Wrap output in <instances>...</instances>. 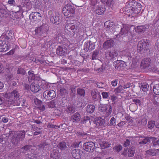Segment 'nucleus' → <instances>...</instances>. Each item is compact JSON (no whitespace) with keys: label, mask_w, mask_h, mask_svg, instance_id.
<instances>
[{"label":"nucleus","mask_w":159,"mask_h":159,"mask_svg":"<svg viewBox=\"0 0 159 159\" xmlns=\"http://www.w3.org/2000/svg\"><path fill=\"white\" fill-rule=\"evenodd\" d=\"M67 52V48L64 46H59L57 49V53L60 56H64Z\"/></svg>","instance_id":"2eb2a0df"},{"label":"nucleus","mask_w":159,"mask_h":159,"mask_svg":"<svg viewBox=\"0 0 159 159\" xmlns=\"http://www.w3.org/2000/svg\"><path fill=\"white\" fill-rule=\"evenodd\" d=\"M65 30L66 32L70 35L74 34L78 32V30L75 28V26L72 24H66L65 26Z\"/></svg>","instance_id":"20e7f679"},{"label":"nucleus","mask_w":159,"mask_h":159,"mask_svg":"<svg viewBox=\"0 0 159 159\" xmlns=\"http://www.w3.org/2000/svg\"><path fill=\"white\" fill-rule=\"evenodd\" d=\"M122 147L121 145H119L114 147L113 149L116 152H119L122 149Z\"/></svg>","instance_id":"5fc2aeb1"},{"label":"nucleus","mask_w":159,"mask_h":159,"mask_svg":"<svg viewBox=\"0 0 159 159\" xmlns=\"http://www.w3.org/2000/svg\"><path fill=\"white\" fill-rule=\"evenodd\" d=\"M15 49H13L11 50L10 51H9L8 52H7L6 53V54L7 55H12L15 52Z\"/></svg>","instance_id":"774afa93"},{"label":"nucleus","mask_w":159,"mask_h":159,"mask_svg":"<svg viewBox=\"0 0 159 159\" xmlns=\"http://www.w3.org/2000/svg\"><path fill=\"white\" fill-rule=\"evenodd\" d=\"M3 96L8 99H11L12 101H15L19 96V94L16 90H15L11 93H6Z\"/></svg>","instance_id":"39448f33"},{"label":"nucleus","mask_w":159,"mask_h":159,"mask_svg":"<svg viewBox=\"0 0 159 159\" xmlns=\"http://www.w3.org/2000/svg\"><path fill=\"white\" fill-rule=\"evenodd\" d=\"M147 120L145 118L141 119L138 120V125L139 126H144L147 124Z\"/></svg>","instance_id":"f704fd0d"},{"label":"nucleus","mask_w":159,"mask_h":159,"mask_svg":"<svg viewBox=\"0 0 159 159\" xmlns=\"http://www.w3.org/2000/svg\"><path fill=\"white\" fill-rule=\"evenodd\" d=\"M81 119L80 114L78 112H76L71 117V120L73 122H77L79 121Z\"/></svg>","instance_id":"393cba45"},{"label":"nucleus","mask_w":159,"mask_h":159,"mask_svg":"<svg viewBox=\"0 0 159 159\" xmlns=\"http://www.w3.org/2000/svg\"><path fill=\"white\" fill-rule=\"evenodd\" d=\"M14 12L16 13L20 11L22 9V7L21 5L16 6H14L13 8Z\"/></svg>","instance_id":"09e8293b"},{"label":"nucleus","mask_w":159,"mask_h":159,"mask_svg":"<svg viewBox=\"0 0 159 159\" xmlns=\"http://www.w3.org/2000/svg\"><path fill=\"white\" fill-rule=\"evenodd\" d=\"M60 154L57 150H53L50 154L51 157L53 159H59Z\"/></svg>","instance_id":"4be33fe9"},{"label":"nucleus","mask_w":159,"mask_h":159,"mask_svg":"<svg viewBox=\"0 0 159 159\" xmlns=\"http://www.w3.org/2000/svg\"><path fill=\"white\" fill-rule=\"evenodd\" d=\"M49 18L51 22L55 25H58L61 22V17L60 15L52 11H49L48 12Z\"/></svg>","instance_id":"f03ea898"},{"label":"nucleus","mask_w":159,"mask_h":159,"mask_svg":"<svg viewBox=\"0 0 159 159\" xmlns=\"http://www.w3.org/2000/svg\"><path fill=\"white\" fill-rule=\"evenodd\" d=\"M99 108V111L100 112H105L106 117H108L111 113L112 107L110 104H108L101 106Z\"/></svg>","instance_id":"423d86ee"},{"label":"nucleus","mask_w":159,"mask_h":159,"mask_svg":"<svg viewBox=\"0 0 159 159\" xmlns=\"http://www.w3.org/2000/svg\"><path fill=\"white\" fill-rule=\"evenodd\" d=\"M86 48L89 50H92L95 48L94 43H92L91 40L87 41L86 42Z\"/></svg>","instance_id":"c756f323"},{"label":"nucleus","mask_w":159,"mask_h":159,"mask_svg":"<svg viewBox=\"0 0 159 159\" xmlns=\"http://www.w3.org/2000/svg\"><path fill=\"white\" fill-rule=\"evenodd\" d=\"M114 45V40H106L103 43V47L104 49H107L111 48L112 47H113Z\"/></svg>","instance_id":"412c9836"},{"label":"nucleus","mask_w":159,"mask_h":159,"mask_svg":"<svg viewBox=\"0 0 159 159\" xmlns=\"http://www.w3.org/2000/svg\"><path fill=\"white\" fill-rule=\"evenodd\" d=\"M146 27L145 25H139L136 27L135 28V32L139 34L143 33L146 31Z\"/></svg>","instance_id":"a211bd4d"},{"label":"nucleus","mask_w":159,"mask_h":159,"mask_svg":"<svg viewBox=\"0 0 159 159\" xmlns=\"http://www.w3.org/2000/svg\"><path fill=\"white\" fill-rule=\"evenodd\" d=\"M32 147V146L31 145H28L22 147V149H23L25 151H27L30 149Z\"/></svg>","instance_id":"bf43d9fd"},{"label":"nucleus","mask_w":159,"mask_h":159,"mask_svg":"<svg viewBox=\"0 0 159 159\" xmlns=\"http://www.w3.org/2000/svg\"><path fill=\"white\" fill-rule=\"evenodd\" d=\"M65 5L62 9L63 13L67 17H73L75 12V8L70 3H68L66 2Z\"/></svg>","instance_id":"f257e3e1"},{"label":"nucleus","mask_w":159,"mask_h":159,"mask_svg":"<svg viewBox=\"0 0 159 159\" xmlns=\"http://www.w3.org/2000/svg\"><path fill=\"white\" fill-rule=\"evenodd\" d=\"M84 147L87 151L92 152L95 149V144L92 142H89L84 143Z\"/></svg>","instance_id":"9d476101"},{"label":"nucleus","mask_w":159,"mask_h":159,"mask_svg":"<svg viewBox=\"0 0 159 159\" xmlns=\"http://www.w3.org/2000/svg\"><path fill=\"white\" fill-rule=\"evenodd\" d=\"M10 6H13L14 7L16 5V2L15 0H9L7 2Z\"/></svg>","instance_id":"4d7b16f0"},{"label":"nucleus","mask_w":159,"mask_h":159,"mask_svg":"<svg viewBox=\"0 0 159 159\" xmlns=\"http://www.w3.org/2000/svg\"><path fill=\"white\" fill-rule=\"evenodd\" d=\"M150 138L149 137H141L139 138V140H141V141L139 142V143L140 144H145L149 141Z\"/></svg>","instance_id":"7c9ffc66"},{"label":"nucleus","mask_w":159,"mask_h":159,"mask_svg":"<svg viewBox=\"0 0 159 159\" xmlns=\"http://www.w3.org/2000/svg\"><path fill=\"white\" fill-rule=\"evenodd\" d=\"M82 153L83 152L78 148L73 149L71 152L72 157L75 159H80Z\"/></svg>","instance_id":"ddd939ff"},{"label":"nucleus","mask_w":159,"mask_h":159,"mask_svg":"<svg viewBox=\"0 0 159 159\" xmlns=\"http://www.w3.org/2000/svg\"><path fill=\"white\" fill-rule=\"evenodd\" d=\"M14 20L15 21L14 24L16 25H18L20 26H21L22 25V20L21 19H20L19 18H16V19H14Z\"/></svg>","instance_id":"de8ad7c7"},{"label":"nucleus","mask_w":159,"mask_h":159,"mask_svg":"<svg viewBox=\"0 0 159 159\" xmlns=\"http://www.w3.org/2000/svg\"><path fill=\"white\" fill-rule=\"evenodd\" d=\"M133 101L137 106H140L141 105V102L140 99L135 98L133 99Z\"/></svg>","instance_id":"603ef678"},{"label":"nucleus","mask_w":159,"mask_h":159,"mask_svg":"<svg viewBox=\"0 0 159 159\" xmlns=\"http://www.w3.org/2000/svg\"><path fill=\"white\" fill-rule=\"evenodd\" d=\"M57 102L55 101L54 100H52L49 102L48 103V107L49 108H54L56 107V103Z\"/></svg>","instance_id":"a19ab883"},{"label":"nucleus","mask_w":159,"mask_h":159,"mask_svg":"<svg viewBox=\"0 0 159 159\" xmlns=\"http://www.w3.org/2000/svg\"><path fill=\"white\" fill-rule=\"evenodd\" d=\"M155 121L153 120L149 121L148 123V127L149 129H152L155 125Z\"/></svg>","instance_id":"8fccbe9b"},{"label":"nucleus","mask_w":159,"mask_h":159,"mask_svg":"<svg viewBox=\"0 0 159 159\" xmlns=\"http://www.w3.org/2000/svg\"><path fill=\"white\" fill-rule=\"evenodd\" d=\"M100 145L102 148H105L109 147L111 144L108 142L103 141L100 143Z\"/></svg>","instance_id":"ea45409f"},{"label":"nucleus","mask_w":159,"mask_h":159,"mask_svg":"<svg viewBox=\"0 0 159 159\" xmlns=\"http://www.w3.org/2000/svg\"><path fill=\"white\" fill-rule=\"evenodd\" d=\"M94 123L98 126L104 125L105 124V120L101 117H98L95 118Z\"/></svg>","instance_id":"aec40b11"},{"label":"nucleus","mask_w":159,"mask_h":159,"mask_svg":"<svg viewBox=\"0 0 159 159\" xmlns=\"http://www.w3.org/2000/svg\"><path fill=\"white\" fill-rule=\"evenodd\" d=\"M130 142L129 140L127 139L125 141V142L124 146L125 147H126L130 145Z\"/></svg>","instance_id":"0e129e2a"},{"label":"nucleus","mask_w":159,"mask_h":159,"mask_svg":"<svg viewBox=\"0 0 159 159\" xmlns=\"http://www.w3.org/2000/svg\"><path fill=\"white\" fill-rule=\"evenodd\" d=\"M15 134V132H14V133L12 132V134H13V135L11 138V142L13 145L16 146L20 140L16 136Z\"/></svg>","instance_id":"cd10ccee"},{"label":"nucleus","mask_w":159,"mask_h":159,"mask_svg":"<svg viewBox=\"0 0 159 159\" xmlns=\"http://www.w3.org/2000/svg\"><path fill=\"white\" fill-rule=\"evenodd\" d=\"M69 112L70 113H73L75 111V108L73 107H69L68 108Z\"/></svg>","instance_id":"680f3d73"},{"label":"nucleus","mask_w":159,"mask_h":159,"mask_svg":"<svg viewBox=\"0 0 159 159\" xmlns=\"http://www.w3.org/2000/svg\"><path fill=\"white\" fill-rule=\"evenodd\" d=\"M135 148L134 147H132L129 149L128 151V154L129 157H132L135 153Z\"/></svg>","instance_id":"58836bf2"},{"label":"nucleus","mask_w":159,"mask_h":159,"mask_svg":"<svg viewBox=\"0 0 159 159\" xmlns=\"http://www.w3.org/2000/svg\"><path fill=\"white\" fill-rule=\"evenodd\" d=\"M114 25V23L110 20L107 21L104 23V26L106 28L107 30L109 31L112 30Z\"/></svg>","instance_id":"bb28decb"},{"label":"nucleus","mask_w":159,"mask_h":159,"mask_svg":"<svg viewBox=\"0 0 159 159\" xmlns=\"http://www.w3.org/2000/svg\"><path fill=\"white\" fill-rule=\"evenodd\" d=\"M148 44L146 43V42L144 40H140L138 43L137 46V51L141 53V51L143 49L147 50Z\"/></svg>","instance_id":"9b49d317"},{"label":"nucleus","mask_w":159,"mask_h":159,"mask_svg":"<svg viewBox=\"0 0 159 159\" xmlns=\"http://www.w3.org/2000/svg\"><path fill=\"white\" fill-rule=\"evenodd\" d=\"M102 95L103 98H107L108 97V95L107 93L103 92L102 93Z\"/></svg>","instance_id":"e2e57ef3"},{"label":"nucleus","mask_w":159,"mask_h":159,"mask_svg":"<svg viewBox=\"0 0 159 159\" xmlns=\"http://www.w3.org/2000/svg\"><path fill=\"white\" fill-rule=\"evenodd\" d=\"M99 52L97 50H95L93 52L92 56V59L94 60L96 59L97 58V56Z\"/></svg>","instance_id":"864d4df0"},{"label":"nucleus","mask_w":159,"mask_h":159,"mask_svg":"<svg viewBox=\"0 0 159 159\" xmlns=\"http://www.w3.org/2000/svg\"><path fill=\"white\" fill-rule=\"evenodd\" d=\"M56 94L53 90H46L43 93V97L46 100H51L56 97Z\"/></svg>","instance_id":"6e6552de"},{"label":"nucleus","mask_w":159,"mask_h":159,"mask_svg":"<svg viewBox=\"0 0 159 159\" xmlns=\"http://www.w3.org/2000/svg\"><path fill=\"white\" fill-rule=\"evenodd\" d=\"M85 92L84 89H77V94L81 97H84Z\"/></svg>","instance_id":"c03bdc74"},{"label":"nucleus","mask_w":159,"mask_h":159,"mask_svg":"<svg viewBox=\"0 0 159 159\" xmlns=\"http://www.w3.org/2000/svg\"><path fill=\"white\" fill-rule=\"evenodd\" d=\"M151 59L149 58L143 59L141 61V66H143V68L149 67L151 63Z\"/></svg>","instance_id":"6ab92c4d"},{"label":"nucleus","mask_w":159,"mask_h":159,"mask_svg":"<svg viewBox=\"0 0 159 159\" xmlns=\"http://www.w3.org/2000/svg\"><path fill=\"white\" fill-rule=\"evenodd\" d=\"M153 92L155 94L159 95V83L156 84L153 86Z\"/></svg>","instance_id":"79ce46f5"},{"label":"nucleus","mask_w":159,"mask_h":159,"mask_svg":"<svg viewBox=\"0 0 159 159\" xmlns=\"http://www.w3.org/2000/svg\"><path fill=\"white\" fill-rule=\"evenodd\" d=\"M13 37L10 36L9 34H3L0 37V39L3 40H9L13 39Z\"/></svg>","instance_id":"72a5a7b5"},{"label":"nucleus","mask_w":159,"mask_h":159,"mask_svg":"<svg viewBox=\"0 0 159 159\" xmlns=\"http://www.w3.org/2000/svg\"><path fill=\"white\" fill-rule=\"evenodd\" d=\"M67 35L65 34L64 33L59 34L57 35H56L55 37V40H62L65 39H67L66 38Z\"/></svg>","instance_id":"c9c22d12"},{"label":"nucleus","mask_w":159,"mask_h":159,"mask_svg":"<svg viewBox=\"0 0 159 159\" xmlns=\"http://www.w3.org/2000/svg\"><path fill=\"white\" fill-rule=\"evenodd\" d=\"M129 29L127 26H125L122 28L119 34L116 35V38H118L119 37H121V39H123V37H126L128 36L129 34Z\"/></svg>","instance_id":"1a4fd4ad"},{"label":"nucleus","mask_w":159,"mask_h":159,"mask_svg":"<svg viewBox=\"0 0 159 159\" xmlns=\"http://www.w3.org/2000/svg\"><path fill=\"white\" fill-rule=\"evenodd\" d=\"M57 146L61 150H65L67 148L66 143L63 141L60 142L57 145Z\"/></svg>","instance_id":"4c0bfd02"},{"label":"nucleus","mask_w":159,"mask_h":159,"mask_svg":"<svg viewBox=\"0 0 159 159\" xmlns=\"http://www.w3.org/2000/svg\"><path fill=\"white\" fill-rule=\"evenodd\" d=\"M17 72L18 74L24 75L25 72V70L21 68H19L17 70Z\"/></svg>","instance_id":"6e6d98bb"},{"label":"nucleus","mask_w":159,"mask_h":159,"mask_svg":"<svg viewBox=\"0 0 159 159\" xmlns=\"http://www.w3.org/2000/svg\"><path fill=\"white\" fill-rule=\"evenodd\" d=\"M11 132L15 133V134L20 140H22L24 139L25 136V133L24 130L20 131L17 132Z\"/></svg>","instance_id":"b1692460"},{"label":"nucleus","mask_w":159,"mask_h":159,"mask_svg":"<svg viewBox=\"0 0 159 159\" xmlns=\"http://www.w3.org/2000/svg\"><path fill=\"white\" fill-rule=\"evenodd\" d=\"M141 88L143 91L146 92L149 88V86L147 84L143 83L142 84Z\"/></svg>","instance_id":"49530a36"},{"label":"nucleus","mask_w":159,"mask_h":159,"mask_svg":"<svg viewBox=\"0 0 159 159\" xmlns=\"http://www.w3.org/2000/svg\"><path fill=\"white\" fill-rule=\"evenodd\" d=\"M95 106L91 104L88 105L86 107V111L88 113H93L95 110Z\"/></svg>","instance_id":"473e14b6"},{"label":"nucleus","mask_w":159,"mask_h":159,"mask_svg":"<svg viewBox=\"0 0 159 159\" xmlns=\"http://www.w3.org/2000/svg\"><path fill=\"white\" fill-rule=\"evenodd\" d=\"M34 102L35 104L38 106V108L40 110V111H43L45 110V106L43 104V103L41 101L36 99L34 100Z\"/></svg>","instance_id":"f3484780"},{"label":"nucleus","mask_w":159,"mask_h":159,"mask_svg":"<svg viewBox=\"0 0 159 159\" xmlns=\"http://www.w3.org/2000/svg\"><path fill=\"white\" fill-rule=\"evenodd\" d=\"M152 143L155 147L158 148L159 147V139L155 138H152Z\"/></svg>","instance_id":"a18cd8bd"},{"label":"nucleus","mask_w":159,"mask_h":159,"mask_svg":"<svg viewBox=\"0 0 159 159\" xmlns=\"http://www.w3.org/2000/svg\"><path fill=\"white\" fill-rule=\"evenodd\" d=\"M110 123L113 125H116V119L114 117H112L110 121Z\"/></svg>","instance_id":"052dcab7"},{"label":"nucleus","mask_w":159,"mask_h":159,"mask_svg":"<svg viewBox=\"0 0 159 159\" xmlns=\"http://www.w3.org/2000/svg\"><path fill=\"white\" fill-rule=\"evenodd\" d=\"M105 10L106 8L104 6L100 5L98 6V7L95 10V12L98 15H102L104 13Z\"/></svg>","instance_id":"c85d7f7f"},{"label":"nucleus","mask_w":159,"mask_h":159,"mask_svg":"<svg viewBox=\"0 0 159 159\" xmlns=\"http://www.w3.org/2000/svg\"><path fill=\"white\" fill-rule=\"evenodd\" d=\"M159 154L155 149H150L146 151V155L147 156H155Z\"/></svg>","instance_id":"5701e85b"},{"label":"nucleus","mask_w":159,"mask_h":159,"mask_svg":"<svg viewBox=\"0 0 159 159\" xmlns=\"http://www.w3.org/2000/svg\"><path fill=\"white\" fill-rule=\"evenodd\" d=\"M48 29V25L47 24H43L40 26L36 29L35 31L36 34L41 35L46 34Z\"/></svg>","instance_id":"0eeeda50"},{"label":"nucleus","mask_w":159,"mask_h":159,"mask_svg":"<svg viewBox=\"0 0 159 159\" xmlns=\"http://www.w3.org/2000/svg\"><path fill=\"white\" fill-rule=\"evenodd\" d=\"M28 80L29 82H30L32 80L34 82L36 80H37L36 76L34 74V71L29 70L28 72Z\"/></svg>","instance_id":"a878e982"},{"label":"nucleus","mask_w":159,"mask_h":159,"mask_svg":"<svg viewBox=\"0 0 159 159\" xmlns=\"http://www.w3.org/2000/svg\"><path fill=\"white\" fill-rule=\"evenodd\" d=\"M29 18L32 21H38L41 19V14L37 12H32L29 15Z\"/></svg>","instance_id":"f8f14e48"},{"label":"nucleus","mask_w":159,"mask_h":159,"mask_svg":"<svg viewBox=\"0 0 159 159\" xmlns=\"http://www.w3.org/2000/svg\"><path fill=\"white\" fill-rule=\"evenodd\" d=\"M30 89L32 92L34 93L37 92L39 90V86L37 80L32 83L30 85Z\"/></svg>","instance_id":"dca6fc26"},{"label":"nucleus","mask_w":159,"mask_h":159,"mask_svg":"<svg viewBox=\"0 0 159 159\" xmlns=\"http://www.w3.org/2000/svg\"><path fill=\"white\" fill-rule=\"evenodd\" d=\"M6 7L4 6L1 7L0 8V12L2 14L3 16H4V15L6 14L7 12L6 10Z\"/></svg>","instance_id":"3c124183"},{"label":"nucleus","mask_w":159,"mask_h":159,"mask_svg":"<svg viewBox=\"0 0 159 159\" xmlns=\"http://www.w3.org/2000/svg\"><path fill=\"white\" fill-rule=\"evenodd\" d=\"M105 70V68L103 67L102 66L101 68H98L97 70V71L98 73H100L104 71Z\"/></svg>","instance_id":"338daca9"},{"label":"nucleus","mask_w":159,"mask_h":159,"mask_svg":"<svg viewBox=\"0 0 159 159\" xmlns=\"http://www.w3.org/2000/svg\"><path fill=\"white\" fill-rule=\"evenodd\" d=\"M31 128L32 131H34V135H36L40 133V128H38L33 125H32Z\"/></svg>","instance_id":"2f4dec72"},{"label":"nucleus","mask_w":159,"mask_h":159,"mask_svg":"<svg viewBox=\"0 0 159 159\" xmlns=\"http://www.w3.org/2000/svg\"><path fill=\"white\" fill-rule=\"evenodd\" d=\"M133 7L129 9V10H127L128 12H129L131 14L134 13L136 14H139L141 11L142 9V5L140 3H138L137 2H134V5H133Z\"/></svg>","instance_id":"7ed1b4c3"},{"label":"nucleus","mask_w":159,"mask_h":159,"mask_svg":"<svg viewBox=\"0 0 159 159\" xmlns=\"http://www.w3.org/2000/svg\"><path fill=\"white\" fill-rule=\"evenodd\" d=\"M122 53L124 56L127 57L128 58L129 60V59L131 58V54L129 51L128 50H125L123 51L122 52Z\"/></svg>","instance_id":"37998d69"},{"label":"nucleus","mask_w":159,"mask_h":159,"mask_svg":"<svg viewBox=\"0 0 159 159\" xmlns=\"http://www.w3.org/2000/svg\"><path fill=\"white\" fill-rule=\"evenodd\" d=\"M6 68L9 72H10L13 69V67L11 66V64H7L6 65Z\"/></svg>","instance_id":"13d9d810"},{"label":"nucleus","mask_w":159,"mask_h":159,"mask_svg":"<svg viewBox=\"0 0 159 159\" xmlns=\"http://www.w3.org/2000/svg\"><path fill=\"white\" fill-rule=\"evenodd\" d=\"M117 80H113L111 82V85L113 86H116L117 84Z\"/></svg>","instance_id":"69168bd1"},{"label":"nucleus","mask_w":159,"mask_h":159,"mask_svg":"<svg viewBox=\"0 0 159 159\" xmlns=\"http://www.w3.org/2000/svg\"><path fill=\"white\" fill-rule=\"evenodd\" d=\"M10 48V45L7 43L6 40H0V52H5Z\"/></svg>","instance_id":"4468645a"},{"label":"nucleus","mask_w":159,"mask_h":159,"mask_svg":"<svg viewBox=\"0 0 159 159\" xmlns=\"http://www.w3.org/2000/svg\"><path fill=\"white\" fill-rule=\"evenodd\" d=\"M108 53L109 57H110L111 58H113L115 57H116L118 55L117 52L115 50H112Z\"/></svg>","instance_id":"e433bc0d"}]
</instances>
